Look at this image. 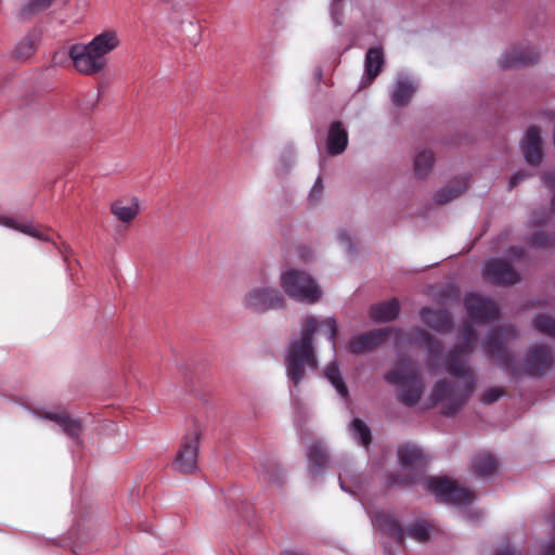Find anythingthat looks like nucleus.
Instances as JSON below:
<instances>
[{
    "label": "nucleus",
    "mask_w": 555,
    "mask_h": 555,
    "mask_svg": "<svg viewBox=\"0 0 555 555\" xmlns=\"http://www.w3.org/2000/svg\"><path fill=\"white\" fill-rule=\"evenodd\" d=\"M462 344L451 348L444 357L446 372L457 379L456 383L439 379L430 392L433 403H442V413L452 416L461 410L475 390L476 379L469 357L477 343V334L470 321L462 328Z\"/></svg>",
    "instance_id": "1"
},
{
    "label": "nucleus",
    "mask_w": 555,
    "mask_h": 555,
    "mask_svg": "<svg viewBox=\"0 0 555 555\" xmlns=\"http://www.w3.org/2000/svg\"><path fill=\"white\" fill-rule=\"evenodd\" d=\"M517 336L518 332L513 326L493 328L488 332L486 339L482 341V347L513 377L520 375L541 377L552 371L553 354L551 349L544 345L531 346L522 359L520 369H518L506 347L507 343L516 339Z\"/></svg>",
    "instance_id": "2"
},
{
    "label": "nucleus",
    "mask_w": 555,
    "mask_h": 555,
    "mask_svg": "<svg viewBox=\"0 0 555 555\" xmlns=\"http://www.w3.org/2000/svg\"><path fill=\"white\" fill-rule=\"evenodd\" d=\"M323 331L327 335L333 352L336 353L338 323L334 317L320 320L313 315H307L300 325V336L289 343L285 359L286 374L295 387L302 380L307 369L315 370L318 367L312 338L317 333Z\"/></svg>",
    "instance_id": "3"
},
{
    "label": "nucleus",
    "mask_w": 555,
    "mask_h": 555,
    "mask_svg": "<svg viewBox=\"0 0 555 555\" xmlns=\"http://www.w3.org/2000/svg\"><path fill=\"white\" fill-rule=\"evenodd\" d=\"M120 43L115 30H105L88 42L70 47L69 56L75 68L83 75H94L107 65L106 55Z\"/></svg>",
    "instance_id": "4"
},
{
    "label": "nucleus",
    "mask_w": 555,
    "mask_h": 555,
    "mask_svg": "<svg viewBox=\"0 0 555 555\" xmlns=\"http://www.w3.org/2000/svg\"><path fill=\"white\" fill-rule=\"evenodd\" d=\"M385 382L395 386L397 399L405 406H414L422 398L425 389L416 363L401 358L396 365L384 375Z\"/></svg>",
    "instance_id": "5"
},
{
    "label": "nucleus",
    "mask_w": 555,
    "mask_h": 555,
    "mask_svg": "<svg viewBox=\"0 0 555 555\" xmlns=\"http://www.w3.org/2000/svg\"><path fill=\"white\" fill-rule=\"evenodd\" d=\"M398 461L402 475L390 474L386 479L387 487H405L417 482L425 467L424 456L418 447L403 444L398 449Z\"/></svg>",
    "instance_id": "6"
},
{
    "label": "nucleus",
    "mask_w": 555,
    "mask_h": 555,
    "mask_svg": "<svg viewBox=\"0 0 555 555\" xmlns=\"http://www.w3.org/2000/svg\"><path fill=\"white\" fill-rule=\"evenodd\" d=\"M281 286L294 300L314 304L320 300L322 291L317 282L305 271L288 269L281 274Z\"/></svg>",
    "instance_id": "7"
},
{
    "label": "nucleus",
    "mask_w": 555,
    "mask_h": 555,
    "mask_svg": "<svg viewBox=\"0 0 555 555\" xmlns=\"http://www.w3.org/2000/svg\"><path fill=\"white\" fill-rule=\"evenodd\" d=\"M372 521L388 534L398 546L402 544L404 535L417 542H425L429 538V525L425 520H416L411 527L403 530L392 515L378 511L372 516Z\"/></svg>",
    "instance_id": "8"
},
{
    "label": "nucleus",
    "mask_w": 555,
    "mask_h": 555,
    "mask_svg": "<svg viewBox=\"0 0 555 555\" xmlns=\"http://www.w3.org/2000/svg\"><path fill=\"white\" fill-rule=\"evenodd\" d=\"M425 489L433 492L440 501L453 505L470 503L475 500V493L461 488L455 481L447 478L428 477L424 482Z\"/></svg>",
    "instance_id": "9"
},
{
    "label": "nucleus",
    "mask_w": 555,
    "mask_h": 555,
    "mask_svg": "<svg viewBox=\"0 0 555 555\" xmlns=\"http://www.w3.org/2000/svg\"><path fill=\"white\" fill-rule=\"evenodd\" d=\"M243 305L255 312H266L282 308L284 306V298L282 293L274 287L258 286L245 294Z\"/></svg>",
    "instance_id": "10"
},
{
    "label": "nucleus",
    "mask_w": 555,
    "mask_h": 555,
    "mask_svg": "<svg viewBox=\"0 0 555 555\" xmlns=\"http://www.w3.org/2000/svg\"><path fill=\"white\" fill-rule=\"evenodd\" d=\"M464 307L470 321L478 324L492 321L500 314V309L493 300L476 293L465 296Z\"/></svg>",
    "instance_id": "11"
},
{
    "label": "nucleus",
    "mask_w": 555,
    "mask_h": 555,
    "mask_svg": "<svg viewBox=\"0 0 555 555\" xmlns=\"http://www.w3.org/2000/svg\"><path fill=\"white\" fill-rule=\"evenodd\" d=\"M199 450V433L194 430L184 436L177 453L175 467L182 474H192L197 470V453Z\"/></svg>",
    "instance_id": "12"
},
{
    "label": "nucleus",
    "mask_w": 555,
    "mask_h": 555,
    "mask_svg": "<svg viewBox=\"0 0 555 555\" xmlns=\"http://www.w3.org/2000/svg\"><path fill=\"white\" fill-rule=\"evenodd\" d=\"M483 278L496 285H513L520 281L519 273L505 260L491 258L483 264Z\"/></svg>",
    "instance_id": "13"
},
{
    "label": "nucleus",
    "mask_w": 555,
    "mask_h": 555,
    "mask_svg": "<svg viewBox=\"0 0 555 555\" xmlns=\"http://www.w3.org/2000/svg\"><path fill=\"white\" fill-rule=\"evenodd\" d=\"M38 416L57 424L69 439H72L78 447L81 446L82 441L80 439V434L82 431V424L79 420L74 418L64 412L38 413Z\"/></svg>",
    "instance_id": "14"
},
{
    "label": "nucleus",
    "mask_w": 555,
    "mask_h": 555,
    "mask_svg": "<svg viewBox=\"0 0 555 555\" xmlns=\"http://www.w3.org/2000/svg\"><path fill=\"white\" fill-rule=\"evenodd\" d=\"M520 149L527 164L538 166L541 163L543 155L542 139L537 127L528 128L520 141Z\"/></svg>",
    "instance_id": "15"
},
{
    "label": "nucleus",
    "mask_w": 555,
    "mask_h": 555,
    "mask_svg": "<svg viewBox=\"0 0 555 555\" xmlns=\"http://www.w3.org/2000/svg\"><path fill=\"white\" fill-rule=\"evenodd\" d=\"M392 332L391 328L369 331L364 334L351 337L349 341V349L354 354H361L371 351L379 346L386 336Z\"/></svg>",
    "instance_id": "16"
},
{
    "label": "nucleus",
    "mask_w": 555,
    "mask_h": 555,
    "mask_svg": "<svg viewBox=\"0 0 555 555\" xmlns=\"http://www.w3.org/2000/svg\"><path fill=\"white\" fill-rule=\"evenodd\" d=\"M538 57V52L530 47H513L503 54L501 66L503 68L520 67L534 63Z\"/></svg>",
    "instance_id": "17"
},
{
    "label": "nucleus",
    "mask_w": 555,
    "mask_h": 555,
    "mask_svg": "<svg viewBox=\"0 0 555 555\" xmlns=\"http://www.w3.org/2000/svg\"><path fill=\"white\" fill-rule=\"evenodd\" d=\"M385 63L384 51L380 47L370 48L364 59V73L361 87L370 85L379 74Z\"/></svg>",
    "instance_id": "18"
},
{
    "label": "nucleus",
    "mask_w": 555,
    "mask_h": 555,
    "mask_svg": "<svg viewBox=\"0 0 555 555\" xmlns=\"http://www.w3.org/2000/svg\"><path fill=\"white\" fill-rule=\"evenodd\" d=\"M308 470L311 476L323 474V469L328 463V452L326 447L319 440L311 443L307 451Z\"/></svg>",
    "instance_id": "19"
},
{
    "label": "nucleus",
    "mask_w": 555,
    "mask_h": 555,
    "mask_svg": "<svg viewBox=\"0 0 555 555\" xmlns=\"http://www.w3.org/2000/svg\"><path fill=\"white\" fill-rule=\"evenodd\" d=\"M420 317L425 324L437 332H446L452 327V318L446 310L423 307L420 310Z\"/></svg>",
    "instance_id": "20"
},
{
    "label": "nucleus",
    "mask_w": 555,
    "mask_h": 555,
    "mask_svg": "<svg viewBox=\"0 0 555 555\" xmlns=\"http://www.w3.org/2000/svg\"><path fill=\"white\" fill-rule=\"evenodd\" d=\"M416 87L417 85L412 78L405 74H400L391 92V102L396 106L406 105L415 92Z\"/></svg>",
    "instance_id": "21"
},
{
    "label": "nucleus",
    "mask_w": 555,
    "mask_h": 555,
    "mask_svg": "<svg viewBox=\"0 0 555 555\" xmlns=\"http://www.w3.org/2000/svg\"><path fill=\"white\" fill-rule=\"evenodd\" d=\"M348 144V133L340 121L331 124L326 140V150L331 155L341 154Z\"/></svg>",
    "instance_id": "22"
},
{
    "label": "nucleus",
    "mask_w": 555,
    "mask_h": 555,
    "mask_svg": "<svg viewBox=\"0 0 555 555\" xmlns=\"http://www.w3.org/2000/svg\"><path fill=\"white\" fill-rule=\"evenodd\" d=\"M399 312L400 306L396 298L375 304L370 308L371 319L377 322L392 321L398 317Z\"/></svg>",
    "instance_id": "23"
},
{
    "label": "nucleus",
    "mask_w": 555,
    "mask_h": 555,
    "mask_svg": "<svg viewBox=\"0 0 555 555\" xmlns=\"http://www.w3.org/2000/svg\"><path fill=\"white\" fill-rule=\"evenodd\" d=\"M467 188V179L462 177L452 181L449 185L440 189L435 194V202L446 204L460 196Z\"/></svg>",
    "instance_id": "24"
},
{
    "label": "nucleus",
    "mask_w": 555,
    "mask_h": 555,
    "mask_svg": "<svg viewBox=\"0 0 555 555\" xmlns=\"http://www.w3.org/2000/svg\"><path fill=\"white\" fill-rule=\"evenodd\" d=\"M474 473L480 477H487L498 468L496 459L488 453L477 455L473 462Z\"/></svg>",
    "instance_id": "25"
},
{
    "label": "nucleus",
    "mask_w": 555,
    "mask_h": 555,
    "mask_svg": "<svg viewBox=\"0 0 555 555\" xmlns=\"http://www.w3.org/2000/svg\"><path fill=\"white\" fill-rule=\"evenodd\" d=\"M324 375L340 397H348V388L340 376L339 367L336 361H332L326 365Z\"/></svg>",
    "instance_id": "26"
},
{
    "label": "nucleus",
    "mask_w": 555,
    "mask_h": 555,
    "mask_svg": "<svg viewBox=\"0 0 555 555\" xmlns=\"http://www.w3.org/2000/svg\"><path fill=\"white\" fill-rule=\"evenodd\" d=\"M349 431L352 438L361 446L367 447L371 443V430L369 426L360 418H353L349 425Z\"/></svg>",
    "instance_id": "27"
},
{
    "label": "nucleus",
    "mask_w": 555,
    "mask_h": 555,
    "mask_svg": "<svg viewBox=\"0 0 555 555\" xmlns=\"http://www.w3.org/2000/svg\"><path fill=\"white\" fill-rule=\"evenodd\" d=\"M434 154L431 151L424 150L420 152L414 159V172L418 178L426 177L434 165Z\"/></svg>",
    "instance_id": "28"
},
{
    "label": "nucleus",
    "mask_w": 555,
    "mask_h": 555,
    "mask_svg": "<svg viewBox=\"0 0 555 555\" xmlns=\"http://www.w3.org/2000/svg\"><path fill=\"white\" fill-rule=\"evenodd\" d=\"M0 224L10 229L17 230L24 234H27L39 240L50 241L49 236H44L39 230H37L29 223H18L16 220L12 218L2 217L0 218Z\"/></svg>",
    "instance_id": "29"
},
{
    "label": "nucleus",
    "mask_w": 555,
    "mask_h": 555,
    "mask_svg": "<svg viewBox=\"0 0 555 555\" xmlns=\"http://www.w3.org/2000/svg\"><path fill=\"white\" fill-rule=\"evenodd\" d=\"M112 214L121 222H130L132 221L140 211V207L138 203H132L129 206H122L119 203H114L112 205Z\"/></svg>",
    "instance_id": "30"
},
{
    "label": "nucleus",
    "mask_w": 555,
    "mask_h": 555,
    "mask_svg": "<svg viewBox=\"0 0 555 555\" xmlns=\"http://www.w3.org/2000/svg\"><path fill=\"white\" fill-rule=\"evenodd\" d=\"M533 325L538 332L555 337V320L553 318L538 314L533 320Z\"/></svg>",
    "instance_id": "31"
},
{
    "label": "nucleus",
    "mask_w": 555,
    "mask_h": 555,
    "mask_svg": "<svg viewBox=\"0 0 555 555\" xmlns=\"http://www.w3.org/2000/svg\"><path fill=\"white\" fill-rule=\"evenodd\" d=\"M417 333H418V336H420L425 349L428 351L429 356L439 357L442 352V346L439 343V340L429 336L424 331L418 330Z\"/></svg>",
    "instance_id": "32"
},
{
    "label": "nucleus",
    "mask_w": 555,
    "mask_h": 555,
    "mask_svg": "<svg viewBox=\"0 0 555 555\" xmlns=\"http://www.w3.org/2000/svg\"><path fill=\"white\" fill-rule=\"evenodd\" d=\"M54 0H29L22 9L24 16L48 9Z\"/></svg>",
    "instance_id": "33"
},
{
    "label": "nucleus",
    "mask_w": 555,
    "mask_h": 555,
    "mask_svg": "<svg viewBox=\"0 0 555 555\" xmlns=\"http://www.w3.org/2000/svg\"><path fill=\"white\" fill-rule=\"evenodd\" d=\"M35 51V43L30 38L22 39L15 47L14 53L17 59H27Z\"/></svg>",
    "instance_id": "34"
},
{
    "label": "nucleus",
    "mask_w": 555,
    "mask_h": 555,
    "mask_svg": "<svg viewBox=\"0 0 555 555\" xmlns=\"http://www.w3.org/2000/svg\"><path fill=\"white\" fill-rule=\"evenodd\" d=\"M531 245L537 247H550L555 245V234L539 232L532 235Z\"/></svg>",
    "instance_id": "35"
},
{
    "label": "nucleus",
    "mask_w": 555,
    "mask_h": 555,
    "mask_svg": "<svg viewBox=\"0 0 555 555\" xmlns=\"http://www.w3.org/2000/svg\"><path fill=\"white\" fill-rule=\"evenodd\" d=\"M330 13L334 24L336 26H340L343 24L341 0H332Z\"/></svg>",
    "instance_id": "36"
},
{
    "label": "nucleus",
    "mask_w": 555,
    "mask_h": 555,
    "mask_svg": "<svg viewBox=\"0 0 555 555\" xmlns=\"http://www.w3.org/2000/svg\"><path fill=\"white\" fill-rule=\"evenodd\" d=\"M503 396H504V390L502 388L493 387V388L488 389L483 393L481 401L485 404H491V403H494L495 401H498Z\"/></svg>",
    "instance_id": "37"
},
{
    "label": "nucleus",
    "mask_w": 555,
    "mask_h": 555,
    "mask_svg": "<svg viewBox=\"0 0 555 555\" xmlns=\"http://www.w3.org/2000/svg\"><path fill=\"white\" fill-rule=\"evenodd\" d=\"M322 193H323L322 178L318 177L310 193H309V197H308L309 202L311 204L317 203L321 198Z\"/></svg>",
    "instance_id": "38"
},
{
    "label": "nucleus",
    "mask_w": 555,
    "mask_h": 555,
    "mask_svg": "<svg viewBox=\"0 0 555 555\" xmlns=\"http://www.w3.org/2000/svg\"><path fill=\"white\" fill-rule=\"evenodd\" d=\"M100 100V92L91 93L83 98V100L80 103V106L85 111H91L96 107Z\"/></svg>",
    "instance_id": "39"
},
{
    "label": "nucleus",
    "mask_w": 555,
    "mask_h": 555,
    "mask_svg": "<svg viewBox=\"0 0 555 555\" xmlns=\"http://www.w3.org/2000/svg\"><path fill=\"white\" fill-rule=\"evenodd\" d=\"M338 479H339V486H340L341 490H344L346 492H353L352 489L347 483L349 480L358 482V479L356 476H349L348 472L345 470V472L339 473Z\"/></svg>",
    "instance_id": "40"
},
{
    "label": "nucleus",
    "mask_w": 555,
    "mask_h": 555,
    "mask_svg": "<svg viewBox=\"0 0 555 555\" xmlns=\"http://www.w3.org/2000/svg\"><path fill=\"white\" fill-rule=\"evenodd\" d=\"M338 240L345 246L346 253L348 255H352L354 253L351 237L346 231H341L338 233Z\"/></svg>",
    "instance_id": "41"
},
{
    "label": "nucleus",
    "mask_w": 555,
    "mask_h": 555,
    "mask_svg": "<svg viewBox=\"0 0 555 555\" xmlns=\"http://www.w3.org/2000/svg\"><path fill=\"white\" fill-rule=\"evenodd\" d=\"M544 182L545 184L553 190V196L551 199L552 209L555 210V171L554 172H546L544 175Z\"/></svg>",
    "instance_id": "42"
},
{
    "label": "nucleus",
    "mask_w": 555,
    "mask_h": 555,
    "mask_svg": "<svg viewBox=\"0 0 555 555\" xmlns=\"http://www.w3.org/2000/svg\"><path fill=\"white\" fill-rule=\"evenodd\" d=\"M263 477L270 482L280 483L283 481V473L278 467H274V473L270 470L264 472Z\"/></svg>",
    "instance_id": "43"
},
{
    "label": "nucleus",
    "mask_w": 555,
    "mask_h": 555,
    "mask_svg": "<svg viewBox=\"0 0 555 555\" xmlns=\"http://www.w3.org/2000/svg\"><path fill=\"white\" fill-rule=\"evenodd\" d=\"M529 177V175L525 170H519L516 173L513 175V177L509 180L508 189H514L520 181Z\"/></svg>",
    "instance_id": "44"
},
{
    "label": "nucleus",
    "mask_w": 555,
    "mask_h": 555,
    "mask_svg": "<svg viewBox=\"0 0 555 555\" xmlns=\"http://www.w3.org/2000/svg\"><path fill=\"white\" fill-rule=\"evenodd\" d=\"M554 535L552 539L544 545L542 550V555H555V514H554V526H553Z\"/></svg>",
    "instance_id": "45"
},
{
    "label": "nucleus",
    "mask_w": 555,
    "mask_h": 555,
    "mask_svg": "<svg viewBox=\"0 0 555 555\" xmlns=\"http://www.w3.org/2000/svg\"><path fill=\"white\" fill-rule=\"evenodd\" d=\"M495 555H520V552H516L514 550L511 548L509 546V543L506 542L505 544H503L496 552Z\"/></svg>",
    "instance_id": "46"
},
{
    "label": "nucleus",
    "mask_w": 555,
    "mask_h": 555,
    "mask_svg": "<svg viewBox=\"0 0 555 555\" xmlns=\"http://www.w3.org/2000/svg\"><path fill=\"white\" fill-rule=\"evenodd\" d=\"M524 254L525 249L520 247H513L508 250L509 257L516 260H520Z\"/></svg>",
    "instance_id": "47"
},
{
    "label": "nucleus",
    "mask_w": 555,
    "mask_h": 555,
    "mask_svg": "<svg viewBox=\"0 0 555 555\" xmlns=\"http://www.w3.org/2000/svg\"><path fill=\"white\" fill-rule=\"evenodd\" d=\"M281 555H307L305 552H295V551H284Z\"/></svg>",
    "instance_id": "48"
},
{
    "label": "nucleus",
    "mask_w": 555,
    "mask_h": 555,
    "mask_svg": "<svg viewBox=\"0 0 555 555\" xmlns=\"http://www.w3.org/2000/svg\"><path fill=\"white\" fill-rule=\"evenodd\" d=\"M189 25L194 27L197 34L199 33V28L193 22H189Z\"/></svg>",
    "instance_id": "49"
},
{
    "label": "nucleus",
    "mask_w": 555,
    "mask_h": 555,
    "mask_svg": "<svg viewBox=\"0 0 555 555\" xmlns=\"http://www.w3.org/2000/svg\"><path fill=\"white\" fill-rule=\"evenodd\" d=\"M383 544H384V551H385L386 553H388L389 555H391V554H390V552H389V551H388V548H387V544H386V542H384Z\"/></svg>",
    "instance_id": "50"
},
{
    "label": "nucleus",
    "mask_w": 555,
    "mask_h": 555,
    "mask_svg": "<svg viewBox=\"0 0 555 555\" xmlns=\"http://www.w3.org/2000/svg\"><path fill=\"white\" fill-rule=\"evenodd\" d=\"M533 222L534 223H541V222H544V220H535V219H533Z\"/></svg>",
    "instance_id": "51"
}]
</instances>
